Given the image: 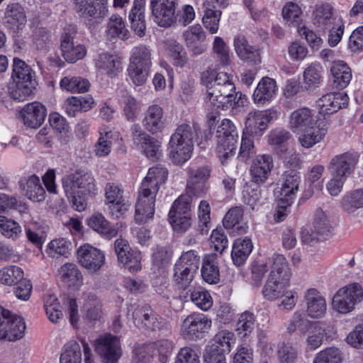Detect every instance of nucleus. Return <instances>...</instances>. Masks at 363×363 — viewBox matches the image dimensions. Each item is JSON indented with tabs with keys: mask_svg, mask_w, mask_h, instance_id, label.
Returning a JSON list of instances; mask_svg holds the SVG:
<instances>
[{
	"mask_svg": "<svg viewBox=\"0 0 363 363\" xmlns=\"http://www.w3.org/2000/svg\"><path fill=\"white\" fill-rule=\"evenodd\" d=\"M210 169L206 167L189 169L187 192L191 195L199 196L208 189L207 181L210 177Z\"/></svg>",
	"mask_w": 363,
	"mask_h": 363,
	"instance_id": "412c9836",
	"label": "nucleus"
},
{
	"mask_svg": "<svg viewBox=\"0 0 363 363\" xmlns=\"http://www.w3.org/2000/svg\"><path fill=\"white\" fill-rule=\"evenodd\" d=\"M74 10L84 18H104L108 14V0H74Z\"/></svg>",
	"mask_w": 363,
	"mask_h": 363,
	"instance_id": "f3484780",
	"label": "nucleus"
},
{
	"mask_svg": "<svg viewBox=\"0 0 363 363\" xmlns=\"http://www.w3.org/2000/svg\"><path fill=\"white\" fill-rule=\"evenodd\" d=\"M62 281L69 286L78 287L82 284L83 277L77 265L72 263L64 264L60 271Z\"/></svg>",
	"mask_w": 363,
	"mask_h": 363,
	"instance_id": "c03bdc74",
	"label": "nucleus"
},
{
	"mask_svg": "<svg viewBox=\"0 0 363 363\" xmlns=\"http://www.w3.org/2000/svg\"><path fill=\"white\" fill-rule=\"evenodd\" d=\"M274 167L272 157L269 155H258L252 162L250 172L252 182L264 184L269 178Z\"/></svg>",
	"mask_w": 363,
	"mask_h": 363,
	"instance_id": "393cba45",
	"label": "nucleus"
},
{
	"mask_svg": "<svg viewBox=\"0 0 363 363\" xmlns=\"http://www.w3.org/2000/svg\"><path fill=\"white\" fill-rule=\"evenodd\" d=\"M133 319L139 328L162 334L170 332L169 323L159 317L150 306H137L133 312Z\"/></svg>",
	"mask_w": 363,
	"mask_h": 363,
	"instance_id": "0eeeda50",
	"label": "nucleus"
},
{
	"mask_svg": "<svg viewBox=\"0 0 363 363\" xmlns=\"http://www.w3.org/2000/svg\"><path fill=\"white\" fill-rule=\"evenodd\" d=\"M330 72L333 77V83L337 88L345 89L352 78L350 67L342 60L333 62Z\"/></svg>",
	"mask_w": 363,
	"mask_h": 363,
	"instance_id": "72a5a7b5",
	"label": "nucleus"
},
{
	"mask_svg": "<svg viewBox=\"0 0 363 363\" xmlns=\"http://www.w3.org/2000/svg\"><path fill=\"white\" fill-rule=\"evenodd\" d=\"M199 264L200 257L197 252L194 250L184 252L175 263V264L183 268L186 267L187 269H189L190 272L194 274L199 269Z\"/></svg>",
	"mask_w": 363,
	"mask_h": 363,
	"instance_id": "0e129e2a",
	"label": "nucleus"
},
{
	"mask_svg": "<svg viewBox=\"0 0 363 363\" xmlns=\"http://www.w3.org/2000/svg\"><path fill=\"white\" fill-rule=\"evenodd\" d=\"M82 354L79 344L76 341H69L62 347L60 363H82Z\"/></svg>",
	"mask_w": 363,
	"mask_h": 363,
	"instance_id": "a18cd8bd",
	"label": "nucleus"
},
{
	"mask_svg": "<svg viewBox=\"0 0 363 363\" xmlns=\"http://www.w3.org/2000/svg\"><path fill=\"white\" fill-rule=\"evenodd\" d=\"M323 68L320 62H314L307 65L303 73L305 87L311 89L318 86L323 79Z\"/></svg>",
	"mask_w": 363,
	"mask_h": 363,
	"instance_id": "37998d69",
	"label": "nucleus"
},
{
	"mask_svg": "<svg viewBox=\"0 0 363 363\" xmlns=\"http://www.w3.org/2000/svg\"><path fill=\"white\" fill-rule=\"evenodd\" d=\"M129 63L151 67L152 53L150 48L143 44L134 47L131 51Z\"/></svg>",
	"mask_w": 363,
	"mask_h": 363,
	"instance_id": "de8ad7c7",
	"label": "nucleus"
},
{
	"mask_svg": "<svg viewBox=\"0 0 363 363\" xmlns=\"http://www.w3.org/2000/svg\"><path fill=\"white\" fill-rule=\"evenodd\" d=\"M94 60L96 70L111 78L116 77L122 70L119 57L108 52L98 54Z\"/></svg>",
	"mask_w": 363,
	"mask_h": 363,
	"instance_id": "b1692460",
	"label": "nucleus"
},
{
	"mask_svg": "<svg viewBox=\"0 0 363 363\" xmlns=\"http://www.w3.org/2000/svg\"><path fill=\"white\" fill-rule=\"evenodd\" d=\"M94 348L102 363H118L122 356V348L118 337L106 333L94 341Z\"/></svg>",
	"mask_w": 363,
	"mask_h": 363,
	"instance_id": "9d476101",
	"label": "nucleus"
},
{
	"mask_svg": "<svg viewBox=\"0 0 363 363\" xmlns=\"http://www.w3.org/2000/svg\"><path fill=\"white\" fill-rule=\"evenodd\" d=\"M62 188L72 207L77 211H84L86 197L97 194L96 180L91 173L76 172L62 178Z\"/></svg>",
	"mask_w": 363,
	"mask_h": 363,
	"instance_id": "f03ea898",
	"label": "nucleus"
},
{
	"mask_svg": "<svg viewBox=\"0 0 363 363\" xmlns=\"http://www.w3.org/2000/svg\"><path fill=\"white\" fill-rule=\"evenodd\" d=\"M272 113L269 110L254 111L248 113L245 119V127L243 129L245 134L259 136L267 128Z\"/></svg>",
	"mask_w": 363,
	"mask_h": 363,
	"instance_id": "4be33fe9",
	"label": "nucleus"
},
{
	"mask_svg": "<svg viewBox=\"0 0 363 363\" xmlns=\"http://www.w3.org/2000/svg\"><path fill=\"white\" fill-rule=\"evenodd\" d=\"M27 23L25 10L19 4H10L5 9L4 23L13 32L23 30Z\"/></svg>",
	"mask_w": 363,
	"mask_h": 363,
	"instance_id": "bb28decb",
	"label": "nucleus"
},
{
	"mask_svg": "<svg viewBox=\"0 0 363 363\" xmlns=\"http://www.w3.org/2000/svg\"><path fill=\"white\" fill-rule=\"evenodd\" d=\"M344 361L343 352L336 347H328L318 352L313 363H342Z\"/></svg>",
	"mask_w": 363,
	"mask_h": 363,
	"instance_id": "3c124183",
	"label": "nucleus"
},
{
	"mask_svg": "<svg viewBox=\"0 0 363 363\" xmlns=\"http://www.w3.org/2000/svg\"><path fill=\"white\" fill-rule=\"evenodd\" d=\"M150 6L158 26L169 27L176 22V0H150Z\"/></svg>",
	"mask_w": 363,
	"mask_h": 363,
	"instance_id": "2eb2a0df",
	"label": "nucleus"
},
{
	"mask_svg": "<svg viewBox=\"0 0 363 363\" xmlns=\"http://www.w3.org/2000/svg\"><path fill=\"white\" fill-rule=\"evenodd\" d=\"M300 177L296 172L286 173L280 191V198L294 201L299 189Z\"/></svg>",
	"mask_w": 363,
	"mask_h": 363,
	"instance_id": "79ce46f5",
	"label": "nucleus"
},
{
	"mask_svg": "<svg viewBox=\"0 0 363 363\" xmlns=\"http://www.w3.org/2000/svg\"><path fill=\"white\" fill-rule=\"evenodd\" d=\"M203 12L202 22L204 27L210 33H216L219 28L221 11L214 8L203 7Z\"/></svg>",
	"mask_w": 363,
	"mask_h": 363,
	"instance_id": "6e6d98bb",
	"label": "nucleus"
},
{
	"mask_svg": "<svg viewBox=\"0 0 363 363\" xmlns=\"http://www.w3.org/2000/svg\"><path fill=\"white\" fill-rule=\"evenodd\" d=\"M143 124L152 134L162 132L165 125L162 108L157 104L150 106L145 113Z\"/></svg>",
	"mask_w": 363,
	"mask_h": 363,
	"instance_id": "c85d7f7f",
	"label": "nucleus"
},
{
	"mask_svg": "<svg viewBox=\"0 0 363 363\" xmlns=\"http://www.w3.org/2000/svg\"><path fill=\"white\" fill-rule=\"evenodd\" d=\"M201 80L206 88V99L213 106L224 108L235 103V86L232 75L208 68L201 73Z\"/></svg>",
	"mask_w": 363,
	"mask_h": 363,
	"instance_id": "f257e3e1",
	"label": "nucleus"
},
{
	"mask_svg": "<svg viewBox=\"0 0 363 363\" xmlns=\"http://www.w3.org/2000/svg\"><path fill=\"white\" fill-rule=\"evenodd\" d=\"M318 121L314 111L308 107H301L292 111L288 119V128L294 134L301 133L311 125H316Z\"/></svg>",
	"mask_w": 363,
	"mask_h": 363,
	"instance_id": "6ab92c4d",
	"label": "nucleus"
},
{
	"mask_svg": "<svg viewBox=\"0 0 363 363\" xmlns=\"http://www.w3.org/2000/svg\"><path fill=\"white\" fill-rule=\"evenodd\" d=\"M194 273L177 264L174 267L173 281L180 288H186L192 281Z\"/></svg>",
	"mask_w": 363,
	"mask_h": 363,
	"instance_id": "774afa93",
	"label": "nucleus"
},
{
	"mask_svg": "<svg viewBox=\"0 0 363 363\" xmlns=\"http://www.w3.org/2000/svg\"><path fill=\"white\" fill-rule=\"evenodd\" d=\"M359 158V154L352 151L335 156L331 160L329 166L331 176L347 179L355 169Z\"/></svg>",
	"mask_w": 363,
	"mask_h": 363,
	"instance_id": "4468645a",
	"label": "nucleus"
},
{
	"mask_svg": "<svg viewBox=\"0 0 363 363\" xmlns=\"http://www.w3.org/2000/svg\"><path fill=\"white\" fill-rule=\"evenodd\" d=\"M23 272L17 266H9L0 270V282L2 284L12 286L23 279Z\"/></svg>",
	"mask_w": 363,
	"mask_h": 363,
	"instance_id": "13d9d810",
	"label": "nucleus"
},
{
	"mask_svg": "<svg viewBox=\"0 0 363 363\" xmlns=\"http://www.w3.org/2000/svg\"><path fill=\"white\" fill-rule=\"evenodd\" d=\"M84 299L82 311L84 313V318L90 322L99 320L102 316V304L100 300L91 294H84Z\"/></svg>",
	"mask_w": 363,
	"mask_h": 363,
	"instance_id": "c9c22d12",
	"label": "nucleus"
},
{
	"mask_svg": "<svg viewBox=\"0 0 363 363\" xmlns=\"http://www.w3.org/2000/svg\"><path fill=\"white\" fill-rule=\"evenodd\" d=\"M198 135L195 125L182 124L172 135L168 146V155L175 164H182L188 161L194 148L193 140Z\"/></svg>",
	"mask_w": 363,
	"mask_h": 363,
	"instance_id": "20e7f679",
	"label": "nucleus"
},
{
	"mask_svg": "<svg viewBox=\"0 0 363 363\" xmlns=\"http://www.w3.org/2000/svg\"><path fill=\"white\" fill-rule=\"evenodd\" d=\"M0 232L5 237L14 240L21 234V227L17 222L0 216Z\"/></svg>",
	"mask_w": 363,
	"mask_h": 363,
	"instance_id": "69168bd1",
	"label": "nucleus"
},
{
	"mask_svg": "<svg viewBox=\"0 0 363 363\" xmlns=\"http://www.w3.org/2000/svg\"><path fill=\"white\" fill-rule=\"evenodd\" d=\"M131 132L134 143L143 149L147 157L153 158L157 156L161 147L160 141L143 132L139 124L133 125Z\"/></svg>",
	"mask_w": 363,
	"mask_h": 363,
	"instance_id": "aec40b11",
	"label": "nucleus"
},
{
	"mask_svg": "<svg viewBox=\"0 0 363 363\" xmlns=\"http://www.w3.org/2000/svg\"><path fill=\"white\" fill-rule=\"evenodd\" d=\"M289 281L277 277L272 279L269 277L262 290L264 298L274 301L283 296L284 291L289 286Z\"/></svg>",
	"mask_w": 363,
	"mask_h": 363,
	"instance_id": "58836bf2",
	"label": "nucleus"
},
{
	"mask_svg": "<svg viewBox=\"0 0 363 363\" xmlns=\"http://www.w3.org/2000/svg\"><path fill=\"white\" fill-rule=\"evenodd\" d=\"M277 89V84L274 79L262 77L253 93L252 99L257 104H264L274 97Z\"/></svg>",
	"mask_w": 363,
	"mask_h": 363,
	"instance_id": "c756f323",
	"label": "nucleus"
},
{
	"mask_svg": "<svg viewBox=\"0 0 363 363\" xmlns=\"http://www.w3.org/2000/svg\"><path fill=\"white\" fill-rule=\"evenodd\" d=\"M62 89L72 93H84L89 90V82L83 78L65 77L60 81Z\"/></svg>",
	"mask_w": 363,
	"mask_h": 363,
	"instance_id": "5fc2aeb1",
	"label": "nucleus"
},
{
	"mask_svg": "<svg viewBox=\"0 0 363 363\" xmlns=\"http://www.w3.org/2000/svg\"><path fill=\"white\" fill-rule=\"evenodd\" d=\"M72 243L65 238H57L50 241L46 249L48 255L52 258L67 257L70 254Z\"/></svg>",
	"mask_w": 363,
	"mask_h": 363,
	"instance_id": "09e8293b",
	"label": "nucleus"
},
{
	"mask_svg": "<svg viewBox=\"0 0 363 363\" xmlns=\"http://www.w3.org/2000/svg\"><path fill=\"white\" fill-rule=\"evenodd\" d=\"M35 72L22 60H13L11 82L8 86L9 95L14 100L23 101L30 96L35 86Z\"/></svg>",
	"mask_w": 363,
	"mask_h": 363,
	"instance_id": "7ed1b4c3",
	"label": "nucleus"
},
{
	"mask_svg": "<svg viewBox=\"0 0 363 363\" xmlns=\"http://www.w3.org/2000/svg\"><path fill=\"white\" fill-rule=\"evenodd\" d=\"M216 152L222 164H228L234 157L238 134L236 128L229 119H223L218 127Z\"/></svg>",
	"mask_w": 363,
	"mask_h": 363,
	"instance_id": "39448f33",
	"label": "nucleus"
},
{
	"mask_svg": "<svg viewBox=\"0 0 363 363\" xmlns=\"http://www.w3.org/2000/svg\"><path fill=\"white\" fill-rule=\"evenodd\" d=\"M150 67L129 63L127 72L130 80L135 86L145 84L150 76Z\"/></svg>",
	"mask_w": 363,
	"mask_h": 363,
	"instance_id": "4d7b16f0",
	"label": "nucleus"
},
{
	"mask_svg": "<svg viewBox=\"0 0 363 363\" xmlns=\"http://www.w3.org/2000/svg\"><path fill=\"white\" fill-rule=\"evenodd\" d=\"M333 7L330 4L317 6L313 12V23L319 28L325 30L331 23Z\"/></svg>",
	"mask_w": 363,
	"mask_h": 363,
	"instance_id": "8fccbe9b",
	"label": "nucleus"
},
{
	"mask_svg": "<svg viewBox=\"0 0 363 363\" xmlns=\"http://www.w3.org/2000/svg\"><path fill=\"white\" fill-rule=\"evenodd\" d=\"M272 271L269 277L271 279L277 277L289 280L291 278V272L286 258L279 254H274L271 258Z\"/></svg>",
	"mask_w": 363,
	"mask_h": 363,
	"instance_id": "49530a36",
	"label": "nucleus"
},
{
	"mask_svg": "<svg viewBox=\"0 0 363 363\" xmlns=\"http://www.w3.org/2000/svg\"><path fill=\"white\" fill-rule=\"evenodd\" d=\"M167 170L162 167H153L150 168L147 176L142 182L141 186L149 189L150 191H159L160 185L164 184L167 178Z\"/></svg>",
	"mask_w": 363,
	"mask_h": 363,
	"instance_id": "e433bc0d",
	"label": "nucleus"
},
{
	"mask_svg": "<svg viewBox=\"0 0 363 363\" xmlns=\"http://www.w3.org/2000/svg\"><path fill=\"white\" fill-rule=\"evenodd\" d=\"M20 116L25 125L33 128H37L45 121L46 108L42 104L35 101L26 104L21 111Z\"/></svg>",
	"mask_w": 363,
	"mask_h": 363,
	"instance_id": "cd10ccee",
	"label": "nucleus"
},
{
	"mask_svg": "<svg viewBox=\"0 0 363 363\" xmlns=\"http://www.w3.org/2000/svg\"><path fill=\"white\" fill-rule=\"evenodd\" d=\"M201 276L203 280L211 284H217L220 280V272L217 257L215 254L206 255L203 259Z\"/></svg>",
	"mask_w": 363,
	"mask_h": 363,
	"instance_id": "f704fd0d",
	"label": "nucleus"
},
{
	"mask_svg": "<svg viewBox=\"0 0 363 363\" xmlns=\"http://www.w3.org/2000/svg\"><path fill=\"white\" fill-rule=\"evenodd\" d=\"M277 357L279 363H296L297 349L290 343L282 342L278 345Z\"/></svg>",
	"mask_w": 363,
	"mask_h": 363,
	"instance_id": "052dcab7",
	"label": "nucleus"
},
{
	"mask_svg": "<svg viewBox=\"0 0 363 363\" xmlns=\"http://www.w3.org/2000/svg\"><path fill=\"white\" fill-rule=\"evenodd\" d=\"M77 254L81 266L91 272L99 271L105 263L104 253L89 244L80 246Z\"/></svg>",
	"mask_w": 363,
	"mask_h": 363,
	"instance_id": "dca6fc26",
	"label": "nucleus"
},
{
	"mask_svg": "<svg viewBox=\"0 0 363 363\" xmlns=\"http://www.w3.org/2000/svg\"><path fill=\"white\" fill-rule=\"evenodd\" d=\"M349 97L345 92H330L323 95L318 100L320 112L323 114H332L340 109L346 108Z\"/></svg>",
	"mask_w": 363,
	"mask_h": 363,
	"instance_id": "a878e982",
	"label": "nucleus"
},
{
	"mask_svg": "<svg viewBox=\"0 0 363 363\" xmlns=\"http://www.w3.org/2000/svg\"><path fill=\"white\" fill-rule=\"evenodd\" d=\"M210 214L211 208L209 203L206 201H201L198 210V230H199L202 235L207 234L210 229Z\"/></svg>",
	"mask_w": 363,
	"mask_h": 363,
	"instance_id": "e2e57ef3",
	"label": "nucleus"
},
{
	"mask_svg": "<svg viewBox=\"0 0 363 363\" xmlns=\"http://www.w3.org/2000/svg\"><path fill=\"white\" fill-rule=\"evenodd\" d=\"M363 300V288L359 283H352L339 289L332 300L333 309L340 314L351 313Z\"/></svg>",
	"mask_w": 363,
	"mask_h": 363,
	"instance_id": "423d86ee",
	"label": "nucleus"
},
{
	"mask_svg": "<svg viewBox=\"0 0 363 363\" xmlns=\"http://www.w3.org/2000/svg\"><path fill=\"white\" fill-rule=\"evenodd\" d=\"M75 33V28L72 27L67 29V31L65 30L61 39L62 55L67 62L70 63H74L83 59L86 55V47L74 40Z\"/></svg>",
	"mask_w": 363,
	"mask_h": 363,
	"instance_id": "ddd939ff",
	"label": "nucleus"
},
{
	"mask_svg": "<svg viewBox=\"0 0 363 363\" xmlns=\"http://www.w3.org/2000/svg\"><path fill=\"white\" fill-rule=\"evenodd\" d=\"M312 323L308 320L306 317L305 314L299 311H296L289 322L287 327V332L289 334H292L296 330L301 333L304 334L309 329Z\"/></svg>",
	"mask_w": 363,
	"mask_h": 363,
	"instance_id": "bf43d9fd",
	"label": "nucleus"
},
{
	"mask_svg": "<svg viewBox=\"0 0 363 363\" xmlns=\"http://www.w3.org/2000/svg\"><path fill=\"white\" fill-rule=\"evenodd\" d=\"M308 317L313 319L322 318L328 310L325 296L315 288H310L304 291L302 300Z\"/></svg>",
	"mask_w": 363,
	"mask_h": 363,
	"instance_id": "9b49d317",
	"label": "nucleus"
},
{
	"mask_svg": "<svg viewBox=\"0 0 363 363\" xmlns=\"http://www.w3.org/2000/svg\"><path fill=\"white\" fill-rule=\"evenodd\" d=\"M150 345H154L153 350H157L160 362L167 363L174 348V342L170 340L161 339Z\"/></svg>",
	"mask_w": 363,
	"mask_h": 363,
	"instance_id": "338daca9",
	"label": "nucleus"
},
{
	"mask_svg": "<svg viewBox=\"0 0 363 363\" xmlns=\"http://www.w3.org/2000/svg\"><path fill=\"white\" fill-rule=\"evenodd\" d=\"M114 247L118 262L130 272L135 273L141 269V254L139 251L133 250L128 241L121 238L117 239Z\"/></svg>",
	"mask_w": 363,
	"mask_h": 363,
	"instance_id": "f8f14e48",
	"label": "nucleus"
},
{
	"mask_svg": "<svg viewBox=\"0 0 363 363\" xmlns=\"http://www.w3.org/2000/svg\"><path fill=\"white\" fill-rule=\"evenodd\" d=\"M106 35L109 38H120L123 40L129 38L130 33L125 26L123 18L118 16L112 15L107 23Z\"/></svg>",
	"mask_w": 363,
	"mask_h": 363,
	"instance_id": "a19ab883",
	"label": "nucleus"
},
{
	"mask_svg": "<svg viewBox=\"0 0 363 363\" xmlns=\"http://www.w3.org/2000/svg\"><path fill=\"white\" fill-rule=\"evenodd\" d=\"M252 248V240L249 238L236 240L231 252L234 264L238 266L242 264L251 253Z\"/></svg>",
	"mask_w": 363,
	"mask_h": 363,
	"instance_id": "ea45409f",
	"label": "nucleus"
},
{
	"mask_svg": "<svg viewBox=\"0 0 363 363\" xmlns=\"http://www.w3.org/2000/svg\"><path fill=\"white\" fill-rule=\"evenodd\" d=\"M340 203L342 208L348 213L363 208V189H357L346 194L342 198Z\"/></svg>",
	"mask_w": 363,
	"mask_h": 363,
	"instance_id": "603ef678",
	"label": "nucleus"
},
{
	"mask_svg": "<svg viewBox=\"0 0 363 363\" xmlns=\"http://www.w3.org/2000/svg\"><path fill=\"white\" fill-rule=\"evenodd\" d=\"M235 341V339L233 333L228 330H221L215 335L213 342L208 346L216 347L218 352L226 354L230 352Z\"/></svg>",
	"mask_w": 363,
	"mask_h": 363,
	"instance_id": "864d4df0",
	"label": "nucleus"
},
{
	"mask_svg": "<svg viewBox=\"0 0 363 363\" xmlns=\"http://www.w3.org/2000/svg\"><path fill=\"white\" fill-rule=\"evenodd\" d=\"M326 134L327 130L318 125V123L307 127L305 130H302L301 133H296L298 135L299 144L307 149L323 141Z\"/></svg>",
	"mask_w": 363,
	"mask_h": 363,
	"instance_id": "7c9ffc66",
	"label": "nucleus"
},
{
	"mask_svg": "<svg viewBox=\"0 0 363 363\" xmlns=\"http://www.w3.org/2000/svg\"><path fill=\"white\" fill-rule=\"evenodd\" d=\"M211 320L203 313H193L187 315L180 325V334L186 340H196L203 337L211 328Z\"/></svg>",
	"mask_w": 363,
	"mask_h": 363,
	"instance_id": "6e6552de",
	"label": "nucleus"
},
{
	"mask_svg": "<svg viewBox=\"0 0 363 363\" xmlns=\"http://www.w3.org/2000/svg\"><path fill=\"white\" fill-rule=\"evenodd\" d=\"M234 48L237 55L242 60L255 61L259 57V50L248 43L246 38L238 34L234 38Z\"/></svg>",
	"mask_w": 363,
	"mask_h": 363,
	"instance_id": "4c0bfd02",
	"label": "nucleus"
},
{
	"mask_svg": "<svg viewBox=\"0 0 363 363\" xmlns=\"http://www.w3.org/2000/svg\"><path fill=\"white\" fill-rule=\"evenodd\" d=\"M157 194L155 190L140 187L135 205V219L137 222L144 223L153 217Z\"/></svg>",
	"mask_w": 363,
	"mask_h": 363,
	"instance_id": "a211bd4d",
	"label": "nucleus"
},
{
	"mask_svg": "<svg viewBox=\"0 0 363 363\" xmlns=\"http://www.w3.org/2000/svg\"><path fill=\"white\" fill-rule=\"evenodd\" d=\"M21 194L30 201L40 202L45 198L41 181L35 174L22 177L18 182Z\"/></svg>",
	"mask_w": 363,
	"mask_h": 363,
	"instance_id": "5701e85b",
	"label": "nucleus"
},
{
	"mask_svg": "<svg viewBox=\"0 0 363 363\" xmlns=\"http://www.w3.org/2000/svg\"><path fill=\"white\" fill-rule=\"evenodd\" d=\"M23 319L0 306V339L15 341L21 339L26 331Z\"/></svg>",
	"mask_w": 363,
	"mask_h": 363,
	"instance_id": "1a4fd4ad",
	"label": "nucleus"
},
{
	"mask_svg": "<svg viewBox=\"0 0 363 363\" xmlns=\"http://www.w3.org/2000/svg\"><path fill=\"white\" fill-rule=\"evenodd\" d=\"M145 0H134L133 6L129 14L131 28L140 37L145 35L146 25L145 21Z\"/></svg>",
	"mask_w": 363,
	"mask_h": 363,
	"instance_id": "473e14b6",
	"label": "nucleus"
},
{
	"mask_svg": "<svg viewBox=\"0 0 363 363\" xmlns=\"http://www.w3.org/2000/svg\"><path fill=\"white\" fill-rule=\"evenodd\" d=\"M87 225L102 236L111 239L118 234V226L111 225L108 220L99 213H95L87 220Z\"/></svg>",
	"mask_w": 363,
	"mask_h": 363,
	"instance_id": "2f4dec72",
	"label": "nucleus"
},
{
	"mask_svg": "<svg viewBox=\"0 0 363 363\" xmlns=\"http://www.w3.org/2000/svg\"><path fill=\"white\" fill-rule=\"evenodd\" d=\"M114 133L112 131H106L101 133L98 142L95 145L94 152L98 157H106L111 151Z\"/></svg>",
	"mask_w": 363,
	"mask_h": 363,
	"instance_id": "680f3d73",
	"label": "nucleus"
}]
</instances>
